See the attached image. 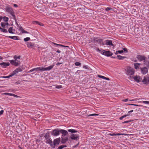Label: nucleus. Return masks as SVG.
<instances>
[{
    "label": "nucleus",
    "mask_w": 149,
    "mask_h": 149,
    "mask_svg": "<svg viewBox=\"0 0 149 149\" xmlns=\"http://www.w3.org/2000/svg\"><path fill=\"white\" fill-rule=\"evenodd\" d=\"M60 133L62 134V136L64 137L68 134V132L64 130L59 129L58 128L53 130L52 133V135L54 136L58 135Z\"/></svg>",
    "instance_id": "obj_1"
},
{
    "label": "nucleus",
    "mask_w": 149,
    "mask_h": 149,
    "mask_svg": "<svg viewBox=\"0 0 149 149\" xmlns=\"http://www.w3.org/2000/svg\"><path fill=\"white\" fill-rule=\"evenodd\" d=\"M6 11L10 14L13 17L14 19H16V17L14 15V12L13 8L9 5H7L5 8Z\"/></svg>",
    "instance_id": "obj_2"
},
{
    "label": "nucleus",
    "mask_w": 149,
    "mask_h": 149,
    "mask_svg": "<svg viewBox=\"0 0 149 149\" xmlns=\"http://www.w3.org/2000/svg\"><path fill=\"white\" fill-rule=\"evenodd\" d=\"M54 65H51L46 68H44L43 67H38L34 68V69L35 71H37L39 70L41 72L46 70L49 71L52 69L53 68Z\"/></svg>",
    "instance_id": "obj_3"
},
{
    "label": "nucleus",
    "mask_w": 149,
    "mask_h": 149,
    "mask_svg": "<svg viewBox=\"0 0 149 149\" xmlns=\"http://www.w3.org/2000/svg\"><path fill=\"white\" fill-rule=\"evenodd\" d=\"M44 137L45 140V142L47 143L48 144L50 145L51 143H52V141L50 138L49 132H47L45 134L44 136Z\"/></svg>",
    "instance_id": "obj_4"
},
{
    "label": "nucleus",
    "mask_w": 149,
    "mask_h": 149,
    "mask_svg": "<svg viewBox=\"0 0 149 149\" xmlns=\"http://www.w3.org/2000/svg\"><path fill=\"white\" fill-rule=\"evenodd\" d=\"M22 71V70L20 68H19L16 70H15L14 71L12 72V73L10 75L8 76H3L2 77H1L4 78H10V77H12L14 75L16 74L18 72H21Z\"/></svg>",
    "instance_id": "obj_5"
},
{
    "label": "nucleus",
    "mask_w": 149,
    "mask_h": 149,
    "mask_svg": "<svg viewBox=\"0 0 149 149\" xmlns=\"http://www.w3.org/2000/svg\"><path fill=\"white\" fill-rule=\"evenodd\" d=\"M61 141L60 138H58L54 139L53 141V143H52L50 146L53 148H55V146L58 145Z\"/></svg>",
    "instance_id": "obj_6"
},
{
    "label": "nucleus",
    "mask_w": 149,
    "mask_h": 149,
    "mask_svg": "<svg viewBox=\"0 0 149 149\" xmlns=\"http://www.w3.org/2000/svg\"><path fill=\"white\" fill-rule=\"evenodd\" d=\"M10 64L15 66H17L20 65V61L17 59L9 60Z\"/></svg>",
    "instance_id": "obj_7"
},
{
    "label": "nucleus",
    "mask_w": 149,
    "mask_h": 149,
    "mask_svg": "<svg viewBox=\"0 0 149 149\" xmlns=\"http://www.w3.org/2000/svg\"><path fill=\"white\" fill-rule=\"evenodd\" d=\"M134 73V69L132 68L129 67L127 69L126 74L130 76L133 75Z\"/></svg>",
    "instance_id": "obj_8"
},
{
    "label": "nucleus",
    "mask_w": 149,
    "mask_h": 149,
    "mask_svg": "<svg viewBox=\"0 0 149 149\" xmlns=\"http://www.w3.org/2000/svg\"><path fill=\"white\" fill-rule=\"evenodd\" d=\"M136 58L137 59L140 61H143V62L144 61L146 58V57L143 55H137L136 56Z\"/></svg>",
    "instance_id": "obj_9"
},
{
    "label": "nucleus",
    "mask_w": 149,
    "mask_h": 149,
    "mask_svg": "<svg viewBox=\"0 0 149 149\" xmlns=\"http://www.w3.org/2000/svg\"><path fill=\"white\" fill-rule=\"evenodd\" d=\"M79 136L77 134H72L70 136V138L71 139L74 140H77L79 139Z\"/></svg>",
    "instance_id": "obj_10"
},
{
    "label": "nucleus",
    "mask_w": 149,
    "mask_h": 149,
    "mask_svg": "<svg viewBox=\"0 0 149 149\" xmlns=\"http://www.w3.org/2000/svg\"><path fill=\"white\" fill-rule=\"evenodd\" d=\"M113 54L109 51H105L104 50V52H102V54L107 56H111Z\"/></svg>",
    "instance_id": "obj_11"
},
{
    "label": "nucleus",
    "mask_w": 149,
    "mask_h": 149,
    "mask_svg": "<svg viewBox=\"0 0 149 149\" xmlns=\"http://www.w3.org/2000/svg\"><path fill=\"white\" fill-rule=\"evenodd\" d=\"M10 65V63H6V62H3L2 63H0V65L3 68H6V67L9 66Z\"/></svg>",
    "instance_id": "obj_12"
},
{
    "label": "nucleus",
    "mask_w": 149,
    "mask_h": 149,
    "mask_svg": "<svg viewBox=\"0 0 149 149\" xmlns=\"http://www.w3.org/2000/svg\"><path fill=\"white\" fill-rule=\"evenodd\" d=\"M27 47L29 48H33L36 47L35 45L31 42H27L26 43Z\"/></svg>",
    "instance_id": "obj_13"
},
{
    "label": "nucleus",
    "mask_w": 149,
    "mask_h": 149,
    "mask_svg": "<svg viewBox=\"0 0 149 149\" xmlns=\"http://www.w3.org/2000/svg\"><path fill=\"white\" fill-rule=\"evenodd\" d=\"M132 77L135 81L137 82H139L141 81L142 80L141 78L140 77L134 76H133Z\"/></svg>",
    "instance_id": "obj_14"
},
{
    "label": "nucleus",
    "mask_w": 149,
    "mask_h": 149,
    "mask_svg": "<svg viewBox=\"0 0 149 149\" xmlns=\"http://www.w3.org/2000/svg\"><path fill=\"white\" fill-rule=\"evenodd\" d=\"M141 72L143 74H145L147 73L148 70V69L146 67H144L143 68H141Z\"/></svg>",
    "instance_id": "obj_15"
},
{
    "label": "nucleus",
    "mask_w": 149,
    "mask_h": 149,
    "mask_svg": "<svg viewBox=\"0 0 149 149\" xmlns=\"http://www.w3.org/2000/svg\"><path fill=\"white\" fill-rule=\"evenodd\" d=\"M68 140V138L67 137H61V143H62L64 144L67 142Z\"/></svg>",
    "instance_id": "obj_16"
},
{
    "label": "nucleus",
    "mask_w": 149,
    "mask_h": 149,
    "mask_svg": "<svg viewBox=\"0 0 149 149\" xmlns=\"http://www.w3.org/2000/svg\"><path fill=\"white\" fill-rule=\"evenodd\" d=\"M15 31V29H13V27H10L8 30V32L10 33H14Z\"/></svg>",
    "instance_id": "obj_17"
},
{
    "label": "nucleus",
    "mask_w": 149,
    "mask_h": 149,
    "mask_svg": "<svg viewBox=\"0 0 149 149\" xmlns=\"http://www.w3.org/2000/svg\"><path fill=\"white\" fill-rule=\"evenodd\" d=\"M8 38H9L15 40H18V37L17 36H6Z\"/></svg>",
    "instance_id": "obj_18"
},
{
    "label": "nucleus",
    "mask_w": 149,
    "mask_h": 149,
    "mask_svg": "<svg viewBox=\"0 0 149 149\" xmlns=\"http://www.w3.org/2000/svg\"><path fill=\"white\" fill-rule=\"evenodd\" d=\"M105 44L107 45H113V44L112 43V41L110 40H107L106 41Z\"/></svg>",
    "instance_id": "obj_19"
},
{
    "label": "nucleus",
    "mask_w": 149,
    "mask_h": 149,
    "mask_svg": "<svg viewBox=\"0 0 149 149\" xmlns=\"http://www.w3.org/2000/svg\"><path fill=\"white\" fill-rule=\"evenodd\" d=\"M147 80V78L146 77H144L143 79L142 80V82H143V84L147 85V84H148Z\"/></svg>",
    "instance_id": "obj_20"
},
{
    "label": "nucleus",
    "mask_w": 149,
    "mask_h": 149,
    "mask_svg": "<svg viewBox=\"0 0 149 149\" xmlns=\"http://www.w3.org/2000/svg\"><path fill=\"white\" fill-rule=\"evenodd\" d=\"M117 58L120 60H122L124 59L125 58H126L125 56H122L120 55H118L117 56Z\"/></svg>",
    "instance_id": "obj_21"
},
{
    "label": "nucleus",
    "mask_w": 149,
    "mask_h": 149,
    "mask_svg": "<svg viewBox=\"0 0 149 149\" xmlns=\"http://www.w3.org/2000/svg\"><path fill=\"white\" fill-rule=\"evenodd\" d=\"M123 134H120V133H117L116 134H115L114 133L113 134H111V133H109L108 134V135L112 136H119L121 135H123Z\"/></svg>",
    "instance_id": "obj_22"
},
{
    "label": "nucleus",
    "mask_w": 149,
    "mask_h": 149,
    "mask_svg": "<svg viewBox=\"0 0 149 149\" xmlns=\"http://www.w3.org/2000/svg\"><path fill=\"white\" fill-rule=\"evenodd\" d=\"M144 63L145 65H146L147 67L149 68V61H147L146 60L144 61Z\"/></svg>",
    "instance_id": "obj_23"
},
{
    "label": "nucleus",
    "mask_w": 149,
    "mask_h": 149,
    "mask_svg": "<svg viewBox=\"0 0 149 149\" xmlns=\"http://www.w3.org/2000/svg\"><path fill=\"white\" fill-rule=\"evenodd\" d=\"M23 33H28L29 32L26 31L24 30L22 27L21 26L19 28V30H20Z\"/></svg>",
    "instance_id": "obj_24"
},
{
    "label": "nucleus",
    "mask_w": 149,
    "mask_h": 149,
    "mask_svg": "<svg viewBox=\"0 0 149 149\" xmlns=\"http://www.w3.org/2000/svg\"><path fill=\"white\" fill-rule=\"evenodd\" d=\"M68 131L72 133H74L77 132V131L74 129H69L68 130Z\"/></svg>",
    "instance_id": "obj_25"
},
{
    "label": "nucleus",
    "mask_w": 149,
    "mask_h": 149,
    "mask_svg": "<svg viewBox=\"0 0 149 149\" xmlns=\"http://www.w3.org/2000/svg\"><path fill=\"white\" fill-rule=\"evenodd\" d=\"M141 64L140 63H134V68L136 69H137L139 68V65Z\"/></svg>",
    "instance_id": "obj_26"
},
{
    "label": "nucleus",
    "mask_w": 149,
    "mask_h": 149,
    "mask_svg": "<svg viewBox=\"0 0 149 149\" xmlns=\"http://www.w3.org/2000/svg\"><path fill=\"white\" fill-rule=\"evenodd\" d=\"M93 41L95 43L98 42V41L100 39L97 38H93Z\"/></svg>",
    "instance_id": "obj_27"
},
{
    "label": "nucleus",
    "mask_w": 149,
    "mask_h": 149,
    "mask_svg": "<svg viewBox=\"0 0 149 149\" xmlns=\"http://www.w3.org/2000/svg\"><path fill=\"white\" fill-rule=\"evenodd\" d=\"M67 146L65 145H62L59 146L57 148V149H62L65 147H67Z\"/></svg>",
    "instance_id": "obj_28"
},
{
    "label": "nucleus",
    "mask_w": 149,
    "mask_h": 149,
    "mask_svg": "<svg viewBox=\"0 0 149 149\" xmlns=\"http://www.w3.org/2000/svg\"><path fill=\"white\" fill-rule=\"evenodd\" d=\"M34 24H36L40 26H43V24L41 22H39L37 21H35L33 22Z\"/></svg>",
    "instance_id": "obj_29"
},
{
    "label": "nucleus",
    "mask_w": 149,
    "mask_h": 149,
    "mask_svg": "<svg viewBox=\"0 0 149 149\" xmlns=\"http://www.w3.org/2000/svg\"><path fill=\"white\" fill-rule=\"evenodd\" d=\"M1 29H0V30H1V31L3 32L6 33L7 32V30L6 29H5L4 28H2L1 27Z\"/></svg>",
    "instance_id": "obj_30"
},
{
    "label": "nucleus",
    "mask_w": 149,
    "mask_h": 149,
    "mask_svg": "<svg viewBox=\"0 0 149 149\" xmlns=\"http://www.w3.org/2000/svg\"><path fill=\"white\" fill-rule=\"evenodd\" d=\"M8 18L6 16H4L3 17V20L5 22H8Z\"/></svg>",
    "instance_id": "obj_31"
},
{
    "label": "nucleus",
    "mask_w": 149,
    "mask_h": 149,
    "mask_svg": "<svg viewBox=\"0 0 149 149\" xmlns=\"http://www.w3.org/2000/svg\"><path fill=\"white\" fill-rule=\"evenodd\" d=\"M98 43H99L100 45H104V44L103 42V40L101 39H100L98 41Z\"/></svg>",
    "instance_id": "obj_32"
},
{
    "label": "nucleus",
    "mask_w": 149,
    "mask_h": 149,
    "mask_svg": "<svg viewBox=\"0 0 149 149\" xmlns=\"http://www.w3.org/2000/svg\"><path fill=\"white\" fill-rule=\"evenodd\" d=\"M1 26L3 28H6V27H5V26H6V24L5 23H3V22H1Z\"/></svg>",
    "instance_id": "obj_33"
},
{
    "label": "nucleus",
    "mask_w": 149,
    "mask_h": 149,
    "mask_svg": "<svg viewBox=\"0 0 149 149\" xmlns=\"http://www.w3.org/2000/svg\"><path fill=\"white\" fill-rule=\"evenodd\" d=\"M30 39V38L29 37H27L26 38H24V40L25 41L27 42V41H29Z\"/></svg>",
    "instance_id": "obj_34"
},
{
    "label": "nucleus",
    "mask_w": 149,
    "mask_h": 149,
    "mask_svg": "<svg viewBox=\"0 0 149 149\" xmlns=\"http://www.w3.org/2000/svg\"><path fill=\"white\" fill-rule=\"evenodd\" d=\"M75 65L76 66H80L81 65V63L79 62H76L75 63Z\"/></svg>",
    "instance_id": "obj_35"
},
{
    "label": "nucleus",
    "mask_w": 149,
    "mask_h": 149,
    "mask_svg": "<svg viewBox=\"0 0 149 149\" xmlns=\"http://www.w3.org/2000/svg\"><path fill=\"white\" fill-rule=\"evenodd\" d=\"M98 115H99L98 114H96V113H94V114H89V115H88V116H98Z\"/></svg>",
    "instance_id": "obj_36"
},
{
    "label": "nucleus",
    "mask_w": 149,
    "mask_h": 149,
    "mask_svg": "<svg viewBox=\"0 0 149 149\" xmlns=\"http://www.w3.org/2000/svg\"><path fill=\"white\" fill-rule=\"evenodd\" d=\"M132 121V120H128V121H124V122H122V123H123V124L126 123H129V122H131Z\"/></svg>",
    "instance_id": "obj_37"
},
{
    "label": "nucleus",
    "mask_w": 149,
    "mask_h": 149,
    "mask_svg": "<svg viewBox=\"0 0 149 149\" xmlns=\"http://www.w3.org/2000/svg\"><path fill=\"white\" fill-rule=\"evenodd\" d=\"M4 94L5 95H10V96H12V93H4Z\"/></svg>",
    "instance_id": "obj_38"
},
{
    "label": "nucleus",
    "mask_w": 149,
    "mask_h": 149,
    "mask_svg": "<svg viewBox=\"0 0 149 149\" xmlns=\"http://www.w3.org/2000/svg\"><path fill=\"white\" fill-rule=\"evenodd\" d=\"M105 10L107 11H108L110 10H112V8H110L107 7V8H106Z\"/></svg>",
    "instance_id": "obj_39"
},
{
    "label": "nucleus",
    "mask_w": 149,
    "mask_h": 149,
    "mask_svg": "<svg viewBox=\"0 0 149 149\" xmlns=\"http://www.w3.org/2000/svg\"><path fill=\"white\" fill-rule=\"evenodd\" d=\"M57 88H62V86L61 85H57L56 87Z\"/></svg>",
    "instance_id": "obj_40"
},
{
    "label": "nucleus",
    "mask_w": 149,
    "mask_h": 149,
    "mask_svg": "<svg viewBox=\"0 0 149 149\" xmlns=\"http://www.w3.org/2000/svg\"><path fill=\"white\" fill-rule=\"evenodd\" d=\"M128 104L131 105H133V106H140V105L136 104Z\"/></svg>",
    "instance_id": "obj_41"
},
{
    "label": "nucleus",
    "mask_w": 149,
    "mask_h": 149,
    "mask_svg": "<svg viewBox=\"0 0 149 149\" xmlns=\"http://www.w3.org/2000/svg\"><path fill=\"white\" fill-rule=\"evenodd\" d=\"M98 77H100V78H102L103 79H104V78H105V77L104 76H101L100 75H98Z\"/></svg>",
    "instance_id": "obj_42"
},
{
    "label": "nucleus",
    "mask_w": 149,
    "mask_h": 149,
    "mask_svg": "<svg viewBox=\"0 0 149 149\" xmlns=\"http://www.w3.org/2000/svg\"><path fill=\"white\" fill-rule=\"evenodd\" d=\"M83 68H85L86 69H89V68H88V67L87 66V65H83Z\"/></svg>",
    "instance_id": "obj_43"
},
{
    "label": "nucleus",
    "mask_w": 149,
    "mask_h": 149,
    "mask_svg": "<svg viewBox=\"0 0 149 149\" xmlns=\"http://www.w3.org/2000/svg\"><path fill=\"white\" fill-rule=\"evenodd\" d=\"M142 102L144 104H149V101H143Z\"/></svg>",
    "instance_id": "obj_44"
},
{
    "label": "nucleus",
    "mask_w": 149,
    "mask_h": 149,
    "mask_svg": "<svg viewBox=\"0 0 149 149\" xmlns=\"http://www.w3.org/2000/svg\"><path fill=\"white\" fill-rule=\"evenodd\" d=\"M117 52H118V53H119L121 54L122 53H123L124 51L123 50H118V51H117Z\"/></svg>",
    "instance_id": "obj_45"
},
{
    "label": "nucleus",
    "mask_w": 149,
    "mask_h": 149,
    "mask_svg": "<svg viewBox=\"0 0 149 149\" xmlns=\"http://www.w3.org/2000/svg\"><path fill=\"white\" fill-rule=\"evenodd\" d=\"M125 117V115H124V116H123L121 117H120V118H119V119L120 120H122Z\"/></svg>",
    "instance_id": "obj_46"
},
{
    "label": "nucleus",
    "mask_w": 149,
    "mask_h": 149,
    "mask_svg": "<svg viewBox=\"0 0 149 149\" xmlns=\"http://www.w3.org/2000/svg\"><path fill=\"white\" fill-rule=\"evenodd\" d=\"M12 96H14L16 97H19L17 95H15V94L13 93H12Z\"/></svg>",
    "instance_id": "obj_47"
},
{
    "label": "nucleus",
    "mask_w": 149,
    "mask_h": 149,
    "mask_svg": "<svg viewBox=\"0 0 149 149\" xmlns=\"http://www.w3.org/2000/svg\"><path fill=\"white\" fill-rule=\"evenodd\" d=\"M34 71H35V70H34V68H33V69H32L31 70H30L29 71H28V72L30 73L31 72H32Z\"/></svg>",
    "instance_id": "obj_48"
},
{
    "label": "nucleus",
    "mask_w": 149,
    "mask_h": 149,
    "mask_svg": "<svg viewBox=\"0 0 149 149\" xmlns=\"http://www.w3.org/2000/svg\"><path fill=\"white\" fill-rule=\"evenodd\" d=\"M4 111L3 110H1L0 111V116L2 115Z\"/></svg>",
    "instance_id": "obj_49"
},
{
    "label": "nucleus",
    "mask_w": 149,
    "mask_h": 149,
    "mask_svg": "<svg viewBox=\"0 0 149 149\" xmlns=\"http://www.w3.org/2000/svg\"><path fill=\"white\" fill-rule=\"evenodd\" d=\"M123 49L124 50L125 52H128V51L126 48H123Z\"/></svg>",
    "instance_id": "obj_50"
},
{
    "label": "nucleus",
    "mask_w": 149,
    "mask_h": 149,
    "mask_svg": "<svg viewBox=\"0 0 149 149\" xmlns=\"http://www.w3.org/2000/svg\"><path fill=\"white\" fill-rule=\"evenodd\" d=\"M17 56L15 55L14 56V58L15 59V60L16 59H17Z\"/></svg>",
    "instance_id": "obj_51"
},
{
    "label": "nucleus",
    "mask_w": 149,
    "mask_h": 149,
    "mask_svg": "<svg viewBox=\"0 0 149 149\" xmlns=\"http://www.w3.org/2000/svg\"><path fill=\"white\" fill-rule=\"evenodd\" d=\"M104 50H103L102 51V50H100V51H99V52L100 53L102 54V52H104Z\"/></svg>",
    "instance_id": "obj_52"
},
{
    "label": "nucleus",
    "mask_w": 149,
    "mask_h": 149,
    "mask_svg": "<svg viewBox=\"0 0 149 149\" xmlns=\"http://www.w3.org/2000/svg\"><path fill=\"white\" fill-rule=\"evenodd\" d=\"M104 79H106V80H110V79H109V78L106 77H105V78H104Z\"/></svg>",
    "instance_id": "obj_53"
},
{
    "label": "nucleus",
    "mask_w": 149,
    "mask_h": 149,
    "mask_svg": "<svg viewBox=\"0 0 149 149\" xmlns=\"http://www.w3.org/2000/svg\"><path fill=\"white\" fill-rule=\"evenodd\" d=\"M129 115H130V113H128L127 114L125 115V117H126L127 116H129Z\"/></svg>",
    "instance_id": "obj_54"
},
{
    "label": "nucleus",
    "mask_w": 149,
    "mask_h": 149,
    "mask_svg": "<svg viewBox=\"0 0 149 149\" xmlns=\"http://www.w3.org/2000/svg\"><path fill=\"white\" fill-rule=\"evenodd\" d=\"M63 46L62 47H69L67 46L63 45Z\"/></svg>",
    "instance_id": "obj_55"
},
{
    "label": "nucleus",
    "mask_w": 149,
    "mask_h": 149,
    "mask_svg": "<svg viewBox=\"0 0 149 149\" xmlns=\"http://www.w3.org/2000/svg\"><path fill=\"white\" fill-rule=\"evenodd\" d=\"M52 43L55 46H58V44L56 43H54V42H52Z\"/></svg>",
    "instance_id": "obj_56"
},
{
    "label": "nucleus",
    "mask_w": 149,
    "mask_h": 149,
    "mask_svg": "<svg viewBox=\"0 0 149 149\" xmlns=\"http://www.w3.org/2000/svg\"><path fill=\"white\" fill-rule=\"evenodd\" d=\"M133 112V110H131L130 111H129L128 112V113H131V112Z\"/></svg>",
    "instance_id": "obj_57"
},
{
    "label": "nucleus",
    "mask_w": 149,
    "mask_h": 149,
    "mask_svg": "<svg viewBox=\"0 0 149 149\" xmlns=\"http://www.w3.org/2000/svg\"><path fill=\"white\" fill-rule=\"evenodd\" d=\"M56 52L58 53H60L61 52L59 50H57Z\"/></svg>",
    "instance_id": "obj_58"
},
{
    "label": "nucleus",
    "mask_w": 149,
    "mask_h": 149,
    "mask_svg": "<svg viewBox=\"0 0 149 149\" xmlns=\"http://www.w3.org/2000/svg\"><path fill=\"white\" fill-rule=\"evenodd\" d=\"M128 100L127 99H126L124 100H123V101L125 102H126Z\"/></svg>",
    "instance_id": "obj_59"
},
{
    "label": "nucleus",
    "mask_w": 149,
    "mask_h": 149,
    "mask_svg": "<svg viewBox=\"0 0 149 149\" xmlns=\"http://www.w3.org/2000/svg\"><path fill=\"white\" fill-rule=\"evenodd\" d=\"M58 46H60V47H62V46H63V45H62L58 44Z\"/></svg>",
    "instance_id": "obj_60"
},
{
    "label": "nucleus",
    "mask_w": 149,
    "mask_h": 149,
    "mask_svg": "<svg viewBox=\"0 0 149 149\" xmlns=\"http://www.w3.org/2000/svg\"><path fill=\"white\" fill-rule=\"evenodd\" d=\"M14 6L15 7H18V6L16 4H14Z\"/></svg>",
    "instance_id": "obj_61"
},
{
    "label": "nucleus",
    "mask_w": 149,
    "mask_h": 149,
    "mask_svg": "<svg viewBox=\"0 0 149 149\" xmlns=\"http://www.w3.org/2000/svg\"><path fill=\"white\" fill-rule=\"evenodd\" d=\"M6 26H8V25H9L10 24H8V23H6Z\"/></svg>",
    "instance_id": "obj_62"
},
{
    "label": "nucleus",
    "mask_w": 149,
    "mask_h": 149,
    "mask_svg": "<svg viewBox=\"0 0 149 149\" xmlns=\"http://www.w3.org/2000/svg\"><path fill=\"white\" fill-rule=\"evenodd\" d=\"M147 82L148 83H149V78L148 77V78L147 80Z\"/></svg>",
    "instance_id": "obj_63"
},
{
    "label": "nucleus",
    "mask_w": 149,
    "mask_h": 149,
    "mask_svg": "<svg viewBox=\"0 0 149 149\" xmlns=\"http://www.w3.org/2000/svg\"><path fill=\"white\" fill-rule=\"evenodd\" d=\"M60 64H61V63L58 62V63H57L56 64V65H59Z\"/></svg>",
    "instance_id": "obj_64"
}]
</instances>
